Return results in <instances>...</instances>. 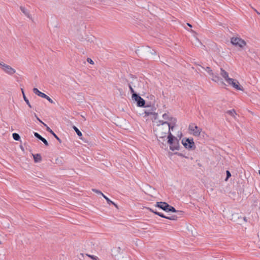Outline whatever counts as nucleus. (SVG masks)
<instances>
[{
  "label": "nucleus",
  "mask_w": 260,
  "mask_h": 260,
  "mask_svg": "<svg viewBox=\"0 0 260 260\" xmlns=\"http://www.w3.org/2000/svg\"><path fill=\"white\" fill-rule=\"evenodd\" d=\"M168 141L167 143L170 145V149L172 151L178 150L180 148L179 140L171 133L167 137Z\"/></svg>",
  "instance_id": "f257e3e1"
},
{
  "label": "nucleus",
  "mask_w": 260,
  "mask_h": 260,
  "mask_svg": "<svg viewBox=\"0 0 260 260\" xmlns=\"http://www.w3.org/2000/svg\"><path fill=\"white\" fill-rule=\"evenodd\" d=\"M181 143L184 147L188 150H194L196 148L193 138H183Z\"/></svg>",
  "instance_id": "f03ea898"
},
{
  "label": "nucleus",
  "mask_w": 260,
  "mask_h": 260,
  "mask_svg": "<svg viewBox=\"0 0 260 260\" xmlns=\"http://www.w3.org/2000/svg\"><path fill=\"white\" fill-rule=\"evenodd\" d=\"M201 67L204 69L206 71L208 72L209 75L212 77V80L216 82H218L219 81H221V83L222 85L224 86H226V84L224 83L223 81H221V79L219 77L218 74H214L212 71V70L209 67H207L206 68L204 67L201 66Z\"/></svg>",
  "instance_id": "7ed1b4c3"
},
{
  "label": "nucleus",
  "mask_w": 260,
  "mask_h": 260,
  "mask_svg": "<svg viewBox=\"0 0 260 260\" xmlns=\"http://www.w3.org/2000/svg\"><path fill=\"white\" fill-rule=\"evenodd\" d=\"M146 209L148 210L149 211L154 213L155 214L166 219H168L171 220H176L178 218L177 215H173L171 216H167L165 215L162 213L158 212L156 209H152L149 207H146Z\"/></svg>",
  "instance_id": "20e7f679"
},
{
  "label": "nucleus",
  "mask_w": 260,
  "mask_h": 260,
  "mask_svg": "<svg viewBox=\"0 0 260 260\" xmlns=\"http://www.w3.org/2000/svg\"><path fill=\"white\" fill-rule=\"evenodd\" d=\"M167 134H168V132L166 131L165 132H161L159 134V139H157L160 147L165 149L168 148L167 143H165Z\"/></svg>",
  "instance_id": "39448f33"
},
{
  "label": "nucleus",
  "mask_w": 260,
  "mask_h": 260,
  "mask_svg": "<svg viewBox=\"0 0 260 260\" xmlns=\"http://www.w3.org/2000/svg\"><path fill=\"white\" fill-rule=\"evenodd\" d=\"M0 66L2 70L7 74L12 75L15 73L16 70L10 66L7 65L3 62H0Z\"/></svg>",
  "instance_id": "423d86ee"
},
{
  "label": "nucleus",
  "mask_w": 260,
  "mask_h": 260,
  "mask_svg": "<svg viewBox=\"0 0 260 260\" xmlns=\"http://www.w3.org/2000/svg\"><path fill=\"white\" fill-rule=\"evenodd\" d=\"M227 82L229 84L232 85L234 88L238 90L243 91L244 89L242 86H241L238 80L233 78L228 79Z\"/></svg>",
  "instance_id": "0eeeda50"
},
{
  "label": "nucleus",
  "mask_w": 260,
  "mask_h": 260,
  "mask_svg": "<svg viewBox=\"0 0 260 260\" xmlns=\"http://www.w3.org/2000/svg\"><path fill=\"white\" fill-rule=\"evenodd\" d=\"M136 97L134 98L133 100L137 102V106L140 107H149L148 105H146V102L142 98L139 94H138L137 96L135 95Z\"/></svg>",
  "instance_id": "6e6552de"
},
{
  "label": "nucleus",
  "mask_w": 260,
  "mask_h": 260,
  "mask_svg": "<svg viewBox=\"0 0 260 260\" xmlns=\"http://www.w3.org/2000/svg\"><path fill=\"white\" fill-rule=\"evenodd\" d=\"M188 129L192 132L194 136H199L200 135L201 129L194 124H190Z\"/></svg>",
  "instance_id": "1a4fd4ad"
},
{
  "label": "nucleus",
  "mask_w": 260,
  "mask_h": 260,
  "mask_svg": "<svg viewBox=\"0 0 260 260\" xmlns=\"http://www.w3.org/2000/svg\"><path fill=\"white\" fill-rule=\"evenodd\" d=\"M169 204L165 202H157L154 205L155 207H157L162 209L165 212L167 211Z\"/></svg>",
  "instance_id": "9d476101"
},
{
  "label": "nucleus",
  "mask_w": 260,
  "mask_h": 260,
  "mask_svg": "<svg viewBox=\"0 0 260 260\" xmlns=\"http://www.w3.org/2000/svg\"><path fill=\"white\" fill-rule=\"evenodd\" d=\"M171 119L172 120V122H168L167 123V125L168 126V130L167 128H166V131H167L168 132V135H169V133H171V131H173L174 128L175 127L176 125L177 122V119L176 118H171Z\"/></svg>",
  "instance_id": "9b49d317"
},
{
  "label": "nucleus",
  "mask_w": 260,
  "mask_h": 260,
  "mask_svg": "<svg viewBox=\"0 0 260 260\" xmlns=\"http://www.w3.org/2000/svg\"><path fill=\"white\" fill-rule=\"evenodd\" d=\"M44 125L46 127V131L52 135L58 141L59 143L62 142L61 140L54 133V132L45 123H44Z\"/></svg>",
  "instance_id": "f8f14e48"
},
{
  "label": "nucleus",
  "mask_w": 260,
  "mask_h": 260,
  "mask_svg": "<svg viewBox=\"0 0 260 260\" xmlns=\"http://www.w3.org/2000/svg\"><path fill=\"white\" fill-rule=\"evenodd\" d=\"M34 136L36 138L38 139L39 140H41L45 146H49V143L48 141L42 136H41L39 133L37 132H34Z\"/></svg>",
  "instance_id": "ddd939ff"
},
{
  "label": "nucleus",
  "mask_w": 260,
  "mask_h": 260,
  "mask_svg": "<svg viewBox=\"0 0 260 260\" xmlns=\"http://www.w3.org/2000/svg\"><path fill=\"white\" fill-rule=\"evenodd\" d=\"M171 212L173 213H177L179 215H182V214L183 213V212L182 211L176 210V209L174 207H173L170 205L168 206V208L167 212Z\"/></svg>",
  "instance_id": "4468645a"
},
{
  "label": "nucleus",
  "mask_w": 260,
  "mask_h": 260,
  "mask_svg": "<svg viewBox=\"0 0 260 260\" xmlns=\"http://www.w3.org/2000/svg\"><path fill=\"white\" fill-rule=\"evenodd\" d=\"M32 90L34 93L41 98H44L46 96V94H45L43 92H42L37 88H34Z\"/></svg>",
  "instance_id": "2eb2a0df"
},
{
  "label": "nucleus",
  "mask_w": 260,
  "mask_h": 260,
  "mask_svg": "<svg viewBox=\"0 0 260 260\" xmlns=\"http://www.w3.org/2000/svg\"><path fill=\"white\" fill-rule=\"evenodd\" d=\"M220 75L221 76L225 79V80L227 82L228 79H230L229 77V73L223 70L222 68H220Z\"/></svg>",
  "instance_id": "dca6fc26"
},
{
  "label": "nucleus",
  "mask_w": 260,
  "mask_h": 260,
  "mask_svg": "<svg viewBox=\"0 0 260 260\" xmlns=\"http://www.w3.org/2000/svg\"><path fill=\"white\" fill-rule=\"evenodd\" d=\"M246 42L240 38V41H238V43L235 45V46L239 47V48L243 49L245 46H246Z\"/></svg>",
  "instance_id": "f3484780"
},
{
  "label": "nucleus",
  "mask_w": 260,
  "mask_h": 260,
  "mask_svg": "<svg viewBox=\"0 0 260 260\" xmlns=\"http://www.w3.org/2000/svg\"><path fill=\"white\" fill-rule=\"evenodd\" d=\"M131 83L132 82H128V87L129 88V90L131 91V93H132V99H133L134 98L136 97V96L139 94L138 93H136L134 89H133V88L132 87V86L131 85Z\"/></svg>",
  "instance_id": "a211bd4d"
},
{
  "label": "nucleus",
  "mask_w": 260,
  "mask_h": 260,
  "mask_svg": "<svg viewBox=\"0 0 260 260\" xmlns=\"http://www.w3.org/2000/svg\"><path fill=\"white\" fill-rule=\"evenodd\" d=\"M103 198L106 200L107 203L109 205H114L116 208L118 209V206L116 204H115L114 202L110 200L107 196H106L105 194H103Z\"/></svg>",
  "instance_id": "6ab92c4d"
},
{
  "label": "nucleus",
  "mask_w": 260,
  "mask_h": 260,
  "mask_svg": "<svg viewBox=\"0 0 260 260\" xmlns=\"http://www.w3.org/2000/svg\"><path fill=\"white\" fill-rule=\"evenodd\" d=\"M34 161L35 162H40L42 160V156L40 154L37 153L33 155Z\"/></svg>",
  "instance_id": "aec40b11"
},
{
  "label": "nucleus",
  "mask_w": 260,
  "mask_h": 260,
  "mask_svg": "<svg viewBox=\"0 0 260 260\" xmlns=\"http://www.w3.org/2000/svg\"><path fill=\"white\" fill-rule=\"evenodd\" d=\"M238 41H240V38L232 37L231 39V43L234 46H235L238 43Z\"/></svg>",
  "instance_id": "412c9836"
},
{
  "label": "nucleus",
  "mask_w": 260,
  "mask_h": 260,
  "mask_svg": "<svg viewBox=\"0 0 260 260\" xmlns=\"http://www.w3.org/2000/svg\"><path fill=\"white\" fill-rule=\"evenodd\" d=\"M72 127L74 129V130L76 132L77 135L79 137L80 139H82V134L81 132V131L75 125H73Z\"/></svg>",
  "instance_id": "4be33fe9"
},
{
  "label": "nucleus",
  "mask_w": 260,
  "mask_h": 260,
  "mask_svg": "<svg viewBox=\"0 0 260 260\" xmlns=\"http://www.w3.org/2000/svg\"><path fill=\"white\" fill-rule=\"evenodd\" d=\"M162 118L165 119L170 121V122H172V120L171 118H175L172 116H169V115L167 113H164L162 115Z\"/></svg>",
  "instance_id": "5701e85b"
},
{
  "label": "nucleus",
  "mask_w": 260,
  "mask_h": 260,
  "mask_svg": "<svg viewBox=\"0 0 260 260\" xmlns=\"http://www.w3.org/2000/svg\"><path fill=\"white\" fill-rule=\"evenodd\" d=\"M20 9L22 12L25 14V16L29 17V13L28 11L23 6H20Z\"/></svg>",
  "instance_id": "b1692460"
},
{
  "label": "nucleus",
  "mask_w": 260,
  "mask_h": 260,
  "mask_svg": "<svg viewBox=\"0 0 260 260\" xmlns=\"http://www.w3.org/2000/svg\"><path fill=\"white\" fill-rule=\"evenodd\" d=\"M13 138L16 141H19L20 140V136L17 133H13L12 134Z\"/></svg>",
  "instance_id": "393cba45"
},
{
  "label": "nucleus",
  "mask_w": 260,
  "mask_h": 260,
  "mask_svg": "<svg viewBox=\"0 0 260 260\" xmlns=\"http://www.w3.org/2000/svg\"><path fill=\"white\" fill-rule=\"evenodd\" d=\"M23 99L24 100V101L26 102V104L28 105V106L29 107V108H31V106L29 102V100L28 99L26 98V96H25V93H23Z\"/></svg>",
  "instance_id": "a878e982"
},
{
  "label": "nucleus",
  "mask_w": 260,
  "mask_h": 260,
  "mask_svg": "<svg viewBox=\"0 0 260 260\" xmlns=\"http://www.w3.org/2000/svg\"><path fill=\"white\" fill-rule=\"evenodd\" d=\"M226 113L234 117L235 116V114H236V111L234 109H232V110H228L227 112H226Z\"/></svg>",
  "instance_id": "bb28decb"
},
{
  "label": "nucleus",
  "mask_w": 260,
  "mask_h": 260,
  "mask_svg": "<svg viewBox=\"0 0 260 260\" xmlns=\"http://www.w3.org/2000/svg\"><path fill=\"white\" fill-rule=\"evenodd\" d=\"M226 178H225L224 180L225 181H227L228 180V179L231 177V173L230 172V171H229V170L226 171Z\"/></svg>",
  "instance_id": "cd10ccee"
},
{
  "label": "nucleus",
  "mask_w": 260,
  "mask_h": 260,
  "mask_svg": "<svg viewBox=\"0 0 260 260\" xmlns=\"http://www.w3.org/2000/svg\"><path fill=\"white\" fill-rule=\"evenodd\" d=\"M87 255L93 260H100L98 257L93 255L87 254Z\"/></svg>",
  "instance_id": "c85d7f7f"
},
{
  "label": "nucleus",
  "mask_w": 260,
  "mask_h": 260,
  "mask_svg": "<svg viewBox=\"0 0 260 260\" xmlns=\"http://www.w3.org/2000/svg\"><path fill=\"white\" fill-rule=\"evenodd\" d=\"M174 154L182 157L188 158V157L185 156L184 154L181 152H176Z\"/></svg>",
  "instance_id": "c756f323"
},
{
  "label": "nucleus",
  "mask_w": 260,
  "mask_h": 260,
  "mask_svg": "<svg viewBox=\"0 0 260 260\" xmlns=\"http://www.w3.org/2000/svg\"><path fill=\"white\" fill-rule=\"evenodd\" d=\"M92 190L95 192V193H97L98 194H101L102 196H103V194H104L100 190H98V189H92Z\"/></svg>",
  "instance_id": "7c9ffc66"
},
{
  "label": "nucleus",
  "mask_w": 260,
  "mask_h": 260,
  "mask_svg": "<svg viewBox=\"0 0 260 260\" xmlns=\"http://www.w3.org/2000/svg\"><path fill=\"white\" fill-rule=\"evenodd\" d=\"M44 99H46V100H47L50 103H54V102L47 95H46V97L44 98Z\"/></svg>",
  "instance_id": "2f4dec72"
},
{
  "label": "nucleus",
  "mask_w": 260,
  "mask_h": 260,
  "mask_svg": "<svg viewBox=\"0 0 260 260\" xmlns=\"http://www.w3.org/2000/svg\"><path fill=\"white\" fill-rule=\"evenodd\" d=\"M152 115H153V118H152L153 119L156 120L157 118V116H158L157 113H156L155 112H153Z\"/></svg>",
  "instance_id": "473e14b6"
},
{
  "label": "nucleus",
  "mask_w": 260,
  "mask_h": 260,
  "mask_svg": "<svg viewBox=\"0 0 260 260\" xmlns=\"http://www.w3.org/2000/svg\"><path fill=\"white\" fill-rule=\"evenodd\" d=\"M159 124H161V125H164V124H167V123H168V121H163V120H159Z\"/></svg>",
  "instance_id": "72a5a7b5"
},
{
  "label": "nucleus",
  "mask_w": 260,
  "mask_h": 260,
  "mask_svg": "<svg viewBox=\"0 0 260 260\" xmlns=\"http://www.w3.org/2000/svg\"><path fill=\"white\" fill-rule=\"evenodd\" d=\"M144 113H145L146 116H149V115H152L153 113L152 112H150L149 111H145Z\"/></svg>",
  "instance_id": "f704fd0d"
},
{
  "label": "nucleus",
  "mask_w": 260,
  "mask_h": 260,
  "mask_svg": "<svg viewBox=\"0 0 260 260\" xmlns=\"http://www.w3.org/2000/svg\"><path fill=\"white\" fill-rule=\"evenodd\" d=\"M87 61L90 64H94L93 61L90 58H87Z\"/></svg>",
  "instance_id": "c9c22d12"
},
{
  "label": "nucleus",
  "mask_w": 260,
  "mask_h": 260,
  "mask_svg": "<svg viewBox=\"0 0 260 260\" xmlns=\"http://www.w3.org/2000/svg\"><path fill=\"white\" fill-rule=\"evenodd\" d=\"M35 116L36 117L37 120L41 123H42L44 125V122H43L37 116L36 114H35Z\"/></svg>",
  "instance_id": "e433bc0d"
},
{
  "label": "nucleus",
  "mask_w": 260,
  "mask_h": 260,
  "mask_svg": "<svg viewBox=\"0 0 260 260\" xmlns=\"http://www.w3.org/2000/svg\"><path fill=\"white\" fill-rule=\"evenodd\" d=\"M189 27H192V25L191 24L189 23H187L186 24Z\"/></svg>",
  "instance_id": "4c0bfd02"
},
{
  "label": "nucleus",
  "mask_w": 260,
  "mask_h": 260,
  "mask_svg": "<svg viewBox=\"0 0 260 260\" xmlns=\"http://www.w3.org/2000/svg\"><path fill=\"white\" fill-rule=\"evenodd\" d=\"M21 92H22V95H23V93H24V89H23V88H21Z\"/></svg>",
  "instance_id": "58836bf2"
},
{
  "label": "nucleus",
  "mask_w": 260,
  "mask_h": 260,
  "mask_svg": "<svg viewBox=\"0 0 260 260\" xmlns=\"http://www.w3.org/2000/svg\"><path fill=\"white\" fill-rule=\"evenodd\" d=\"M254 11L256 12V13H257V14H258V15H260V13L259 12H258L256 10L254 9Z\"/></svg>",
  "instance_id": "ea45409f"
},
{
  "label": "nucleus",
  "mask_w": 260,
  "mask_h": 260,
  "mask_svg": "<svg viewBox=\"0 0 260 260\" xmlns=\"http://www.w3.org/2000/svg\"><path fill=\"white\" fill-rule=\"evenodd\" d=\"M244 220L245 221H247V219H246V217H244Z\"/></svg>",
  "instance_id": "a19ab883"
},
{
  "label": "nucleus",
  "mask_w": 260,
  "mask_h": 260,
  "mask_svg": "<svg viewBox=\"0 0 260 260\" xmlns=\"http://www.w3.org/2000/svg\"><path fill=\"white\" fill-rule=\"evenodd\" d=\"M131 76L132 77V78H134V76L132 74H130Z\"/></svg>",
  "instance_id": "79ce46f5"
},
{
  "label": "nucleus",
  "mask_w": 260,
  "mask_h": 260,
  "mask_svg": "<svg viewBox=\"0 0 260 260\" xmlns=\"http://www.w3.org/2000/svg\"><path fill=\"white\" fill-rule=\"evenodd\" d=\"M198 165V166H200V167H201V166H202V165H201V164H199V163Z\"/></svg>",
  "instance_id": "37998d69"
},
{
  "label": "nucleus",
  "mask_w": 260,
  "mask_h": 260,
  "mask_svg": "<svg viewBox=\"0 0 260 260\" xmlns=\"http://www.w3.org/2000/svg\"><path fill=\"white\" fill-rule=\"evenodd\" d=\"M125 80H126V81L127 82H128V80H127V79H125Z\"/></svg>",
  "instance_id": "c03bdc74"
},
{
  "label": "nucleus",
  "mask_w": 260,
  "mask_h": 260,
  "mask_svg": "<svg viewBox=\"0 0 260 260\" xmlns=\"http://www.w3.org/2000/svg\"><path fill=\"white\" fill-rule=\"evenodd\" d=\"M0 244H1V242L0 241Z\"/></svg>",
  "instance_id": "a18cd8bd"
}]
</instances>
